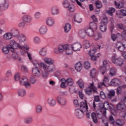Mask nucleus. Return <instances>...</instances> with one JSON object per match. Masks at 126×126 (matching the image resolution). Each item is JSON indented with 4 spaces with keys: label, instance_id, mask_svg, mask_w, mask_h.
<instances>
[{
    "label": "nucleus",
    "instance_id": "1",
    "mask_svg": "<svg viewBox=\"0 0 126 126\" xmlns=\"http://www.w3.org/2000/svg\"><path fill=\"white\" fill-rule=\"evenodd\" d=\"M43 62L44 63L34 61V63L36 67L41 66V68L44 70L42 72V75L44 78H47L49 76V73H52L56 70L55 60L51 58L45 57Z\"/></svg>",
    "mask_w": 126,
    "mask_h": 126
},
{
    "label": "nucleus",
    "instance_id": "2",
    "mask_svg": "<svg viewBox=\"0 0 126 126\" xmlns=\"http://www.w3.org/2000/svg\"><path fill=\"white\" fill-rule=\"evenodd\" d=\"M10 46H8L9 51H10L12 53L14 52V49H20L21 50H23V46H20L19 44L16 43V41L14 40H12L10 42Z\"/></svg>",
    "mask_w": 126,
    "mask_h": 126
},
{
    "label": "nucleus",
    "instance_id": "3",
    "mask_svg": "<svg viewBox=\"0 0 126 126\" xmlns=\"http://www.w3.org/2000/svg\"><path fill=\"white\" fill-rule=\"evenodd\" d=\"M89 89H87L85 90V93L87 95H92L94 93H97L98 91H97V88L94 86V83L93 82L90 84V86L89 87ZM91 89V90H90Z\"/></svg>",
    "mask_w": 126,
    "mask_h": 126
},
{
    "label": "nucleus",
    "instance_id": "4",
    "mask_svg": "<svg viewBox=\"0 0 126 126\" xmlns=\"http://www.w3.org/2000/svg\"><path fill=\"white\" fill-rule=\"evenodd\" d=\"M111 60L113 63H115L116 65H119V66L122 65L124 63V61L120 58H117V55H114L112 56Z\"/></svg>",
    "mask_w": 126,
    "mask_h": 126
},
{
    "label": "nucleus",
    "instance_id": "5",
    "mask_svg": "<svg viewBox=\"0 0 126 126\" xmlns=\"http://www.w3.org/2000/svg\"><path fill=\"white\" fill-rule=\"evenodd\" d=\"M68 44H60L57 48L54 50V53L56 54H60V53H63L65 51V49H67Z\"/></svg>",
    "mask_w": 126,
    "mask_h": 126
},
{
    "label": "nucleus",
    "instance_id": "6",
    "mask_svg": "<svg viewBox=\"0 0 126 126\" xmlns=\"http://www.w3.org/2000/svg\"><path fill=\"white\" fill-rule=\"evenodd\" d=\"M20 83L21 85H24L26 88H31V85L26 77H22L20 80Z\"/></svg>",
    "mask_w": 126,
    "mask_h": 126
},
{
    "label": "nucleus",
    "instance_id": "7",
    "mask_svg": "<svg viewBox=\"0 0 126 126\" xmlns=\"http://www.w3.org/2000/svg\"><path fill=\"white\" fill-rule=\"evenodd\" d=\"M100 108L103 110V114L105 117H106V114L107 113V110L110 109V104L108 101H105L103 104L100 105Z\"/></svg>",
    "mask_w": 126,
    "mask_h": 126
},
{
    "label": "nucleus",
    "instance_id": "8",
    "mask_svg": "<svg viewBox=\"0 0 126 126\" xmlns=\"http://www.w3.org/2000/svg\"><path fill=\"white\" fill-rule=\"evenodd\" d=\"M33 65L35 66V68H33L32 69V74L33 76H36V77H39L40 75H41V73L40 72V70H39V67L41 68V66L37 67L35 65L34 63V61L33 62Z\"/></svg>",
    "mask_w": 126,
    "mask_h": 126
},
{
    "label": "nucleus",
    "instance_id": "9",
    "mask_svg": "<svg viewBox=\"0 0 126 126\" xmlns=\"http://www.w3.org/2000/svg\"><path fill=\"white\" fill-rule=\"evenodd\" d=\"M8 0H4V1L0 4V10H6L8 8Z\"/></svg>",
    "mask_w": 126,
    "mask_h": 126
},
{
    "label": "nucleus",
    "instance_id": "10",
    "mask_svg": "<svg viewBox=\"0 0 126 126\" xmlns=\"http://www.w3.org/2000/svg\"><path fill=\"white\" fill-rule=\"evenodd\" d=\"M46 23L49 27H53L55 25V19L51 17H48L46 20Z\"/></svg>",
    "mask_w": 126,
    "mask_h": 126
},
{
    "label": "nucleus",
    "instance_id": "11",
    "mask_svg": "<svg viewBox=\"0 0 126 126\" xmlns=\"http://www.w3.org/2000/svg\"><path fill=\"white\" fill-rule=\"evenodd\" d=\"M71 48L75 52L79 51L81 50L82 46L79 43H74L71 45Z\"/></svg>",
    "mask_w": 126,
    "mask_h": 126
},
{
    "label": "nucleus",
    "instance_id": "12",
    "mask_svg": "<svg viewBox=\"0 0 126 126\" xmlns=\"http://www.w3.org/2000/svg\"><path fill=\"white\" fill-rule=\"evenodd\" d=\"M116 49L119 52H124L126 49V45L121 42H118L116 44Z\"/></svg>",
    "mask_w": 126,
    "mask_h": 126
},
{
    "label": "nucleus",
    "instance_id": "13",
    "mask_svg": "<svg viewBox=\"0 0 126 126\" xmlns=\"http://www.w3.org/2000/svg\"><path fill=\"white\" fill-rule=\"evenodd\" d=\"M79 107L81 108V110L84 112L88 111V105H87V102H86V100L85 101V102L83 101L81 102L79 104Z\"/></svg>",
    "mask_w": 126,
    "mask_h": 126
},
{
    "label": "nucleus",
    "instance_id": "14",
    "mask_svg": "<svg viewBox=\"0 0 126 126\" xmlns=\"http://www.w3.org/2000/svg\"><path fill=\"white\" fill-rule=\"evenodd\" d=\"M48 32V27L46 25H42L39 29V32L41 35H46Z\"/></svg>",
    "mask_w": 126,
    "mask_h": 126
},
{
    "label": "nucleus",
    "instance_id": "15",
    "mask_svg": "<svg viewBox=\"0 0 126 126\" xmlns=\"http://www.w3.org/2000/svg\"><path fill=\"white\" fill-rule=\"evenodd\" d=\"M83 110L80 109H77L75 111V115L78 119H82L83 118Z\"/></svg>",
    "mask_w": 126,
    "mask_h": 126
},
{
    "label": "nucleus",
    "instance_id": "16",
    "mask_svg": "<svg viewBox=\"0 0 126 126\" xmlns=\"http://www.w3.org/2000/svg\"><path fill=\"white\" fill-rule=\"evenodd\" d=\"M102 63L104 66L101 67L100 68V70L101 74L104 75L105 74V73H106V71L107 70L106 65L108 64V61L107 60H104Z\"/></svg>",
    "mask_w": 126,
    "mask_h": 126
},
{
    "label": "nucleus",
    "instance_id": "17",
    "mask_svg": "<svg viewBox=\"0 0 126 126\" xmlns=\"http://www.w3.org/2000/svg\"><path fill=\"white\" fill-rule=\"evenodd\" d=\"M57 102L60 104V105H62L63 106H64L65 104H66V100L65 98L63 97V96H58L57 97Z\"/></svg>",
    "mask_w": 126,
    "mask_h": 126
},
{
    "label": "nucleus",
    "instance_id": "18",
    "mask_svg": "<svg viewBox=\"0 0 126 126\" xmlns=\"http://www.w3.org/2000/svg\"><path fill=\"white\" fill-rule=\"evenodd\" d=\"M47 103L49 106L51 107H54L56 106V104H57V102L56 101V100L54 99V98L50 97H49L47 99Z\"/></svg>",
    "mask_w": 126,
    "mask_h": 126
},
{
    "label": "nucleus",
    "instance_id": "19",
    "mask_svg": "<svg viewBox=\"0 0 126 126\" xmlns=\"http://www.w3.org/2000/svg\"><path fill=\"white\" fill-rule=\"evenodd\" d=\"M51 13L52 15H59L60 14V11L58 7L54 6L51 8Z\"/></svg>",
    "mask_w": 126,
    "mask_h": 126
},
{
    "label": "nucleus",
    "instance_id": "20",
    "mask_svg": "<svg viewBox=\"0 0 126 126\" xmlns=\"http://www.w3.org/2000/svg\"><path fill=\"white\" fill-rule=\"evenodd\" d=\"M23 20L26 23H30L32 21V17L29 15H25L23 17Z\"/></svg>",
    "mask_w": 126,
    "mask_h": 126
},
{
    "label": "nucleus",
    "instance_id": "21",
    "mask_svg": "<svg viewBox=\"0 0 126 126\" xmlns=\"http://www.w3.org/2000/svg\"><path fill=\"white\" fill-rule=\"evenodd\" d=\"M116 108L117 110L120 111H122V110H125V109L126 108V103L123 102H120L117 105Z\"/></svg>",
    "mask_w": 126,
    "mask_h": 126
},
{
    "label": "nucleus",
    "instance_id": "22",
    "mask_svg": "<svg viewBox=\"0 0 126 126\" xmlns=\"http://www.w3.org/2000/svg\"><path fill=\"white\" fill-rule=\"evenodd\" d=\"M29 49V47L27 45H25L23 47V50L25 52H26L30 61H32V57L31 56V54L28 53Z\"/></svg>",
    "mask_w": 126,
    "mask_h": 126
},
{
    "label": "nucleus",
    "instance_id": "23",
    "mask_svg": "<svg viewBox=\"0 0 126 126\" xmlns=\"http://www.w3.org/2000/svg\"><path fill=\"white\" fill-rule=\"evenodd\" d=\"M115 95H116V92L114 90H111L108 91V93L107 94V98L108 99H113L114 97H115Z\"/></svg>",
    "mask_w": 126,
    "mask_h": 126
},
{
    "label": "nucleus",
    "instance_id": "24",
    "mask_svg": "<svg viewBox=\"0 0 126 126\" xmlns=\"http://www.w3.org/2000/svg\"><path fill=\"white\" fill-rule=\"evenodd\" d=\"M120 83H121V81L117 78L112 79L110 82V84L112 86H118Z\"/></svg>",
    "mask_w": 126,
    "mask_h": 126
},
{
    "label": "nucleus",
    "instance_id": "25",
    "mask_svg": "<svg viewBox=\"0 0 126 126\" xmlns=\"http://www.w3.org/2000/svg\"><path fill=\"white\" fill-rule=\"evenodd\" d=\"M86 33L89 37H93L94 36V32L92 29L86 28Z\"/></svg>",
    "mask_w": 126,
    "mask_h": 126
},
{
    "label": "nucleus",
    "instance_id": "26",
    "mask_svg": "<svg viewBox=\"0 0 126 126\" xmlns=\"http://www.w3.org/2000/svg\"><path fill=\"white\" fill-rule=\"evenodd\" d=\"M101 46H100V45H97L96 47H94L93 49H91L90 50H89V56H93L94 55V54H95L96 53V51L97 50V49H100Z\"/></svg>",
    "mask_w": 126,
    "mask_h": 126
},
{
    "label": "nucleus",
    "instance_id": "27",
    "mask_svg": "<svg viewBox=\"0 0 126 126\" xmlns=\"http://www.w3.org/2000/svg\"><path fill=\"white\" fill-rule=\"evenodd\" d=\"M18 94L21 97H24L26 95V90L24 89H19L18 91Z\"/></svg>",
    "mask_w": 126,
    "mask_h": 126
},
{
    "label": "nucleus",
    "instance_id": "28",
    "mask_svg": "<svg viewBox=\"0 0 126 126\" xmlns=\"http://www.w3.org/2000/svg\"><path fill=\"white\" fill-rule=\"evenodd\" d=\"M79 36H80V38L82 39H84L85 37H86V29H85V31L84 30H81L79 32Z\"/></svg>",
    "mask_w": 126,
    "mask_h": 126
},
{
    "label": "nucleus",
    "instance_id": "29",
    "mask_svg": "<svg viewBox=\"0 0 126 126\" xmlns=\"http://www.w3.org/2000/svg\"><path fill=\"white\" fill-rule=\"evenodd\" d=\"M71 30V25L68 23L66 24L64 27V32L68 33Z\"/></svg>",
    "mask_w": 126,
    "mask_h": 126
},
{
    "label": "nucleus",
    "instance_id": "30",
    "mask_svg": "<svg viewBox=\"0 0 126 126\" xmlns=\"http://www.w3.org/2000/svg\"><path fill=\"white\" fill-rule=\"evenodd\" d=\"M47 49L45 48H42L40 50L39 54L41 56V57H45V56H47Z\"/></svg>",
    "mask_w": 126,
    "mask_h": 126
},
{
    "label": "nucleus",
    "instance_id": "31",
    "mask_svg": "<svg viewBox=\"0 0 126 126\" xmlns=\"http://www.w3.org/2000/svg\"><path fill=\"white\" fill-rule=\"evenodd\" d=\"M18 40L20 43H22L26 41V36L23 34H21L19 35Z\"/></svg>",
    "mask_w": 126,
    "mask_h": 126
},
{
    "label": "nucleus",
    "instance_id": "32",
    "mask_svg": "<svg viewBox=\"0 0 126 126\" xmlns=\"http://www.w3.org/2000/svg\"><path fill=\"white\" fill-rule=\"evenodd\" d=\"M3 38L5 40H10L12 38V34L10 32H7L3 35Z\"/></svg>",
    "mask_w": 126,
    "mask_h": 126
},
{
    "label": "nucleus",
    "instance_id": "33",
    "mask_svg": "<svg viewBox=\"0 0 126 126\" xmlns=\"http://www.w3.org/2000/svg\"><path fill=\"white\" fill-rule=\"evenodd\" d=\"M11 33L12 36H14V37H16L19 35V31H18V30L16 29H12L11 31Z\"/></svg>",
    "mask_w": 126,
    "mask_h": 126
},
{
    "label": "nucleus",
    "instance_id": "34",
    "mask_svg": "<svg viewBox=\"0 0 126 126\" xmlns=\"http://www.w3.org/2000/svg\"><path fill=\"white\" fill-rule=\"evenodd\" d=\"M75 68L77 71H80L82 69V64L80 62L76 63Z\"/></svg>",
    "mask_w": 126,
    "mask_h": 126
},
{
    "label": "nucleus",
    "instance_id": "35",
    "mask_svg": "<svg viewBox=\"0 0 126 126\" xmlns=\"http://www.w3.org/2000/svg\"><path fill=\"white\" fill-rule=\"evenodd\" d=\"M74 20L77 23H81L82 22V18H80L78 15H75L74 16Z\"/></svg>",
    "mask_w": 126,
    "mask_h": 126
},
{
    "label": "nucleus",
    "instance_id": "36",
    "mask_svg": "<svg viewBox=\"0 0 126 126\" xmlns=\"http://www.w3.org/2000/svg\"><path fill=\"white\" fill-rule=\"evenodd\" d=\"M107 86L106 85V84L105 82H99L97 84V88L99 89H101V90H103Z\"/></svg>",
    "mask_w": 126,
    "mask_h": 126
},
{
    "label": "nucleus",
    "instance_id": "37",
    "mask_svg": "<svg viewBox=\"0 0 126 126\" xmlns=\"http://www.w3.org/2000/svg\"><path fill=\"white\" fill-rule=\"evenodd\" d=\"M90 27L92 30H97V24L94 22H90Z\"/></svg>",
    "mask_w": 126,
    "mask_h": 126
},
{
    "label": "nucleus",
    "instance_id": "38",
    "mask_svg": "<svg viewBox=\"0 0 126 126\" xmlns=\"http://www.w3.org/2000/svg\"><path fill=\"white\" fill-rule=\"evenodd\" d=\"M92 119L94 123V124H97L98 123V120L97 119V117L96 116V113L93 112L91 114Z\"/></svg>",
    "mask_w": 126,
    "mask_h": 126
},
{
    "label": "nucleus",
    "instance_id": "39",
    "mask_svg": "<svg viewBox=\"0 0 126 126\" xmlns=\"http://www.w3.org/2000/svg\"><path fill=\"white\" fill-rule=\"evenodd\" d=\"M114 3L117 8H123L124 7V2H119L118 3L117 1H115Z\"/></svg>",
    "mask_w": 126,
    "mask_h": 126
},
{
    "label": "nucleus",
    "instance_id": "40",
    "mask_svg": "<svg viewBox=\"0 0 126 126\" xmlns=\"http://www.w3.org/2000/svg\"><path fill=\"white\" fill-rule=\"evenodd\" d=\"M66 84L68 86H71L73 84V80L71 78H68L66 80Z\"/></svg>",
    "mask_w": 126,
    "mask_h": 126
},
{
    "label": "nucleus",
    "instance_id": "41",
    "mask_svg": "<svg viewBox=\"0 0 126 126\" xmlns=\"http://www.w3.org/2000/svg\"><path fill=\"white\" fill-rule=\"evenodd\" d=\"M100 30L101 32H106L107 31V27L106 25H103L101 24H99Z\"/></svg>",
    "mask_w": 126,
    "mask_h": 126
},
{
    "label": "nucleus",
    "instance_id": "42",
    "mask_svg": "<svg viewBox=\"0 0 126 126\" xmlns=\"http://www.w3.org/2000/svg\"><path fill=\"white\" fill-rule=\"evenodd\" d=\"M96 73H97V70H96V69H95V68H93L90 71L91 76L93 78H94V77H95V76H96Z\"/></svg>",
    "mask_w": 126,
    "mask_h": 126
},
{
    "label": "nucleus",
    "instance_id": "43",
    "mask_svg": "<svg viewBox=\"0 0 126 126\" xmlns=\"http://www.w3.org/2000/svg\"><path fill=\"white\" fill-rule=\"evenodd\" d=\"M24 123L25 124H31L32 122H33V118L30 117H28L26 119H24Z\"/></svg>",
    "mask_w": 126,
    "mask_h": 126
},
{
    "label": "nucleus",
    "instance_id": "44",
    "mask_svg": "<svg viewBox=\"0 0 126 126\" xmlns=\"http://www.w3.org/2000/svg\"><path fill=\"white\" fill-rule=\"evenodd\" d=\"M102 38V34L101 33H98L96 34H95L94 39L95 40V41H98V40H99V39Z\"/></svg>",
    "mask_w": 126,
    "mask_h": 126
},
{
    "label": "nucleus",
    "instance_id": "45",
    "mask_svg": "<svg viewBox=\"0 0 126 126\" xmlns=\"http://www.w3.org/2000/svg\"><path fill=\"white\" fill-rule=\"evenodd\" d=\"M108 18L105 17L102 19L100 23V24H102L103 25H107L108 24Z\"/></svg>",
    "mask_w": 126,
    "mask_h": 126
},
{
    "label": "nucleus",
    "instance_id": "46",
    "mask_svg": "<svg viewBox=\"0 0 126 126\" xmlns=\"http://www.w3.org/2000/svg\"><path fill=\"white\" fill-rule=\"evenodd\" d=\"M109 74L111 76H115V75H116V68L115 67H113L110 69Z\"/></svg>",
    "mask_w": 126,
    "mask_h": 126
},
{
    "label": "nucleus",
    "instance_id": "47",
    "mask_svg": "<svg viewBox=\"0 0 126 126\" xmlns=\"http://www.w3.org/2000/svg\"><path fill=\"white\" fill-rule=\"evenodd\" d=\"M83 45L85 49H88L90 47V42H89V41L85 40L83 42Z\"/></svg>",
    "mask_w": 126,
    "mask_h": 126
},
{
    "label": "nucleus",
    "instance_id": "48",
    "mask_svg": "<svg viewBox=\"0 0 126 126\" xmlns=\"http://www.w3.org/2000/svg\"><path fill=\"white\" fill-rule=\"evenodd\" d=\"M64 52H65L66 55H70L71 54H72V50L69 49V45H68V47L66 49H65V51Z\"/></svg>",
    "mask_w": 126,
    "mask_h": 126
},
{
    "label": "nucleus",
    "instance_id": "49",
    "mask_svg": "<svg viewBox=\"0 0 126 126\" xmlns=\"http://www.w3.org/2000/svg\"><path fill=\"white\" fill-rule=\"evenodd\" d=\"M77 82L79 85V86L80 87V88H84V83L83 82L82 79H79Z\"/></svg>",
    "mask_w": 126,
    "mask_h": 126
},
{
    "label": "nucleus",
    "instance_id": "50",
    "mask_svg": "<svg viewBox=\"0 0 126 126\" xmlns=\"http://www.w3.org/2000/svg\"><path fill=\"white\" fill-rule=\"evenodd\" d=\"M2 52L3 53V54H5V55H7V54L9 53V49L8 46L7 47H3L2 49Z\"/></svg>",
    "mask_w": 126,
    "mask_h": 126
},
{
    "label": "nucleus",
    "instance_id": "51",
    "mask_svg": "<svg viewBox=\"0 0 126 126\" xmlns=\"http://www.w3.org/2000/svg\"><path fill=\"white\" fill-rule=\"evenodd\" d=\"M100 56H101V54H100V53H98L96 56L93 55L91 56V60L94 62H95V61H97V59H99V57H100Z\"/></svg>",
    "mask_w": 126,
    "mask_h": 126
},
{
    "label": "nucleus",
    "instance_id": "52",
    "mask_svg": "<svg viewBox=\"0 0 126 126\" xmlns=\"http://www.w3.org/2000/svg\"><path fill=\"white\" fill-rule=\"evenodd\" d=\"M33 42L35 44H40L41 43V39H40V37L35 36L33 38Z\"/></svg>",
    "mask_w": 126,
    "mask_h": 126
},
{
    "label": "nucleus",
    "instance_id": "53",
    "mask_svg": "<svg viewBox=\"0 0 126 126\" xmlns=\"http://www.w3.org/2000/svg\"><path fill=\"white\" fill-rule=\"evenodd\" d=\"M63 4L64 7L66 8H68V7L70 5H69V3H68V1L67 0H64L63 1Z\"/></svg>",
    "mask_w": 126,
    "mask_h": 126
},
{
    "label": "nucleus",
    "instance_id": "54",
    "mask_svg": "<svg viewBox=\"0 0 126 126\" xmlns=\"http://www.w3.org/2000/svg\"><path fill=\"white\" fill-rule=\"evenodd\" d=\"M116 124L118 126H123L125 124V121L122 119H118L116 120Z\"/></svg>",
    "mask_w": 126,
    "mask_h": 126
},
{
    "label": "nucleus",
    "instance_id": "55",
    "mask_svg": "<svg viewBox=\"0 0 126 126\" xmlns=\"http://www.w3.org/2000/svg\"><path fill=\"white\" fill-rule=\"evenodd\" d=\"M116 11V9L114 8L111 7L109 8V10L107 11V13L109 14V15H113L114 12Z\"/></svg>",
    "mask_w": 126,
    "mask_h": 126
},
{
    "label": "nucleus",
    "instance_id": "56",
    "mask_svg": "<svg viewBox=\"0 0 126 126\" xmlns=\"http://www.w3.org/2000/svg\"><path fill=\"white\" fill-rule=\"evenodd\" d=\"M84 65L86 69H89V68L91 67V66L90 65V63L89 62H85Z\"/></svg>",
    "mask_w": 126,
    "mask_h": 126
},
{
    "label": "nucleus",
    "instance_id": "57",
    "mask_svg": "<svg viewBox=\"0 0 126 126\" xmlns=\"http://www.w3.org/2000/svg\"><path fill=\"white\" fill-rule=\"evenodd\" d=\"M116 15L118 18H123V17H124V16L121 10L119 11H117Z\"/></svg>",
    "mask_w": 126,
    "mask_h": 126
},
{
    "label": "nucleus",
    "instance_id": "58",
    "mask_svg": "<svg viewBox=\"0 0 126 126\" xmlns=\"http://www.w3.org/2000/svg\"><path fill=\"white\" fill-rule=\"evenodd\" d=\"M109 122L110 124L111 125H114L115 124V119H114V117L113 116L110 115L109 117Z\"/></svg>",
    "mask_w": 126,
    "mask_h": 126
},
{
    "label": "nucleus",
    "instance_id": "59",
    "mask_svg": "<svg viewBox=\"0 0 126 126\" xmlns=\"http://www.w3.org/2000/svg\"><path fill=\"white\" fill-rule=\"evenodd\" d=\"M95 4L97 8H101V7L102 6V3L99 0L96 1Z\"/></svg>",
    "mask_w": 126,
    "mask_h": 126
},
{
    "label": "nucleus",
    "instance_id": "60",
    "mask_svg": "<svg viewBox=\"0 0 126 126\" xmlns=\"http://www.w3.org/2000/svg\"><path fill=\"white\" fill-rule=\"evenodd\" d=\"M42 106L41 105H37L36 107V113H41L42 110Z\"/></svg>",
    "mask_w": 126,
    "mask_h": 126
},
{
    "label": "nucleus",
    "instance_id": "61",
    "mask_svg": "<svg viewBox=\"0 0 126 126\" xmlns=\"http://www.w3.org/2000/svg\"><path fill=\"white\" fill-rule=\"evenodd\" d=\"M41 18V13L37 12L34 14V18L35 19H39Z\"/></svg>",
    "mask_w": 126,
    "mask_h": 126
},
{
    "label": "nucleus",
    "instance_id": "62",
    "mask_svg": "<svg viewBox=\"0 0 126 126\" xmlns=\"http://www.w3.org/2000/svg\"><path fill=\"white\" fill-rule=\"evenodd\" d=\"M68 10H69L71 12L74 11L75 7L73 5H70L68 7Z\"/></svg>",
    "mask_w": 126,
    "mask_h": 126
},
{
    "label": "nucleus",
    "instance_id": "63",
    "mask_svg": "<svg viewBox=\"0 0 126 126\" xmlns=\"http://www.w3.org/2000/svg\"><path fill=\"white\" fill-rule=\"evenodd\" d=\"M21 70L24 72H28V68L25 65L22 66Z\"/></svg>",
    "mask_w": 126,
    "mask_h": 126
},
{
    "label": "nucleus",
    "instance_id": "64",
    "mask_svg": "<svg viewBox=\"0 0 126 126\" xmlns=\"http://www.w3.org/2000/svg\"><path fill=\"white\" fill-rule=\"evenodd\" d=\"M12 75V73H11V70H8L6 72V77H10Z\"/></svg>",
    "mask_w": 126,
    "mask_h": 126
}]
</instances>
